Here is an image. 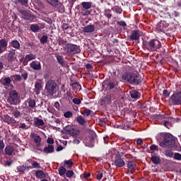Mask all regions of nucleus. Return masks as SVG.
<instances>
[{"instance_id":"f257e3e1","label":"nucleus","mask_w":181,"mask_h":181,"mask_svg":"<svg viewBox=\"0 0 181 181\" xmlns=\"http://www.w3.org/2000/svg\"><path fill=\"white\" fill-rule=\"evenodd\" d=\"M157 141L160 142L159 145L161 148H173L176 144V138L170 133H160L157 137Z\"/></svg>"},{"instance_id":"f03ea898","label":"nucleus","mask_w":181,"mask_h":181,"mask_svg":"<svg viewBox=\"0 0 181 181\" xmlns=\"http://www.w3.org/2000/svg\"><path fill=\"white\" fill-rule=\"evenodd\" d=\"M122 78L123 81H128L130 84H136V86L141 84L142 81V78L137 73L134 72H124Z\"/></svg>"},{"instance_id":"7ed1b4c3","label":"nucleus","mask_w":181,"mask_h":181,"mask_svg":"<svg viewBox=\"0 0 181 181\" xmlns=\"http://www.w3.org/2000/svg\"><path fill=\"white\" fill-rule=\"evenodd\" d=\"M143 45L144 49L148 50V52H158L160 47H162L160 41L156 39H153L150 41H144Z\"/></svg>"},{"instance_id":"20e7f679","label":"nucleus","mask_w":181,"mask_h":181,"mask_svg":"<svg viewBox=\"0 0 181 181\" xmlns=\"http://www.w3.org/2000/svg\"><path fill=\"white\" fill-rule=\"evenodd\" d=\"M45 90L48 95H54L57 92V83L53 80H49L46 82Z\"/></svg>"},{"instance_id":"39448f33","label":"nucleus","mask_w":181,"mask_h":181,"mask_svg":"<svg viewBox=\"0 0 181 181\" xmlns=\"http://www.w3.org/2000/svg\"><path fill=\"white\" fill-rule=\"evenodd\" d=\"M95 137V132L93 130L88 132V135L84 139L83 144L88 148H93L94 146V138Z\"/></svg>"},{"instance_id":"423d86ee","label":"nucleus","mask_w":181,"mask_h":181,"mask_svg":"<svg viewBox=\"0 0 181 181\" xmlns=\"http://www.w3.org/2000/svg\"><path fill=\"white\" fill-rule=\"evenodd\" d=\"M8 102L12 105H17V104H19V94H18V92L16 90H13L9 92Z\"/></svg>"},{"instance_id":"0eeeda50","label":"nucleus","mask_w":181,"mask_h":181,"mask_svg":"<svg viewBox=\"0 0 181 181\" xmlns=\"http://www.w3.org/2000/svg\"><path fill=\"white\" fill-rule=\"evenodd\" d=\"M65 51L70 56H73V54H77V53H80V52H81V49L78 45L74 44H67L65 48Z\"/></svg>"},{"instance_id":"6e6552de","label":"nucleus","mask_w":181,"mask_h":181,"mask_svg":"<svg viewBox=\"0 0 181 181\" xmlns=\"http://www.w3.org/2000/svg\"><path fill=\"white\" fill-rule=\"evenodd\" d=\"M171 105H180L181 104V92L173 94L169 100Z\"/></svg>"},{"instance_id":"1a4fd4ad","label":"nucleus","mask_w":181,"mask_h":181,"mask_svg":"<svg viewBox=\"0 0 181 181\" xmlns=\"http://www.w3.org/2000/svg\"><path fill=\"white\" fill-rule=\"evenodd\" d=\"M18 12L21 14V18L25 21H35V19H36V16L30 11L19 10Z\"/></svg>"},{"instance_id":"9d476101","label":"nucleus","mask_w":181,"mask_h":181,"mask_svg":"<svg viewBox=\"0 0 181 181\" xmlns=\"http://www.w3.org/2000/svg\"><path fill=\"white\" fill-rule=\"evenodd\" d=\"M7 60L10 66H13L16 62H18V59H16V52H15V50L10 51L8 52L7 56Z\"/></svg>"},{"instance_id":"9b49d317","label":"nucleus","mask_w":181,"mask_h":181,"mask_svg":"<svg viewBox=\"0 0 181 181\" xmlns=\"http://www.w3.org/2000/svg\"><path fill=\"white\" fill-rule=\"evenodd\" d=\"M168 26H169V24L166 21H160L156 25V30L163 33L168 30Z\"/></svg>"},{"instance_id":"f8f14e48","label":"nucleus","mask_w":181,"mask_h":181,"mask_svg":"<svg viewBox=\"0 0 181 181\" xmlns=\"http://www.w3.org/2000/svg\"><path fill=\"white\" fill-rule=\"evenodd\" d=\"M0 83L4 86V88L8 90L9 87H12V79L9 77H5L0 80Z\"/></svg>"},{"instance_id":"ddd939ff","label":"nucleus","mask_w":181,"mask_h":181,"mask_svg":"<svg viewBox=\"0 0 181 181\" xmlns=\"http://www.w3.org/2000/svg\"><path fill=\"white\" fill-rule=\"evenodd\" d=\"M127 173L132 175L135 173V170H136V164L133 161H128L127 162Z\"/></svg>"},{"instance_id":"4468645a","label":"nucleus","mask_w":181,"mask_h":181,"mask_svg":"<svg viewBox=\"0 0 181 181\" xmlns=\"http://www.w3.org/2000/svg\"><path fill=\"white\" fill-rule=\"evenodd\" d=\"M114 163L117 168H122L123 166H125V161H124V159H122L121 156H115Z\"/></svg>"},{"instance_id":"2eb2a0df","label":"nucleus","mask_w":181,"mask_h":181,"mask_svg":"<svg viewBox=\"0 0 181 181\" xmlns=\"http://www.w3.org/2000/svg\"><path fill=\"white\" fill-rule=\"evenodd\" d=\"M4 122H6V124H8V125L13 126L15 124H16V121L13 118L9 117V115H6L3 118Z\"/></svg>"},{"instance_id":"dca6fc26","label":"nucleus","mask_w":181,"mask_h":181,"mask_svg":"<svg viewBox=\"0 0 181 181\" xmlns=\"http://www.w3.org/2000/svg\"><path fill=\"white\" fill-rule=\"evenodd\" d=\"M30 136L33 139L35 144H36V146H40V144L42 142V138L39 135L35 133H31Z\"/></svg>"},{"instance_id":"f3484780","label":"nucleus","mask_w":181,"mask_h":181,"mask_svg":"<svg viewBox=\"0 0 181 181\" xmlns=\"http://www.w3.org/2000/svg\"><path fill=\"white\" fill-rule=\"evenodd\" d=\"M6 47H8V41L5 39L0 40V54H2L6 50Z\"/></svg>"},{"instance_id":"a211bd4d","label":"nucleus","mask_w":181,"mask_h":181,"mask_svg":"<svg viewBox=\"0 0 181 181\" xmlns=\"http://www.w3.org/2000/svg\"><path fill=\"white\" fill-rule=\"evenodd\" d=\"M42 81H36L35 84V93L37 95L40 94V91H42Z\"/></svg>"},{"instance_id":"6ab92c4d","label":"nucleus","mask_w":181,"mask_h":181,"mask_svg":"<svg viewBox=\"0 0 181 181\" xmlns=\"http://www.w3.org/2000/svg\"><path fill=\"white\" fill-rule=\"evenodd\" d=\"M30 67H31V69H33V70H41L42 69V65L40 64V62H37L36 61H33L30 64Z\"/></svg>"},{"instance_id":"aec40b11","label":"nucleus","mask_w":181,"mask_h":181,"mask_svg":"<svg viewBox=\"0 0 181 181\" xmlns=\"http://www.w3.org/2000/svg\"><path fill=\"white\" fill-rule=\"evenodd\" d=\"M141 37V31L134 30L130 35L131 40H138Z\"/></svg>"},{"instance_id":"412c9836","label":"nucleus","mask_w":181,"mask_h":181,"mask_svg":"<svg viewBox=\"0 0 181 181\" xmlns=\"http://www.w3.org/2000/svg\"><path fill=\"white\" fill-rule=\"evenodd\" d=\"M94 30H95V27L93 25H86L83 30L84 33H93Z\"/></svg>"},{"instance_id":"4be33fe9","label":"nucleus","mask_w":181,"mask_h":181,"mask_svg":"<svg viewBox=\"0 0 181 181\" xmlns=\"http://www.w3.org/2000/svg\"><path fill=\"white\" fill-rule=\"evenodd\" d=\"M35 177L37 179H45L46 177V173L43 170H36L35 171Z\"/></svg>"},{"instance_id":"5701e85b","label":"nucleus","mask_w":181,"mask_h":181,"mask_svg":"<svg viewBox=\"0 0 181 181\" xmlns=\"http://www.w3.org/2000/svg\"><path fill=\"white\" fill-rule=\"evenodd\" d=\"M14 151L15 149L13 148V147L11 146H6L4 150L6 155H8V156H12V155H13Z\"/></svg>"},{"instance_id":"b1692460","label":"nucleus","mask_w":181,"mask_h":181,"mask_svg":"<svg viewBox=\"0 0 181 181\" xmlns=\"http://www.w3.org/2000/svg\"><path fill=\"white\" fill-rule=\"evenodd\" d=\"M34 125H35L37 128H40V127H43V125H45V122L43 119L37 117L34 121Z\"/></svg>"},{"instance_id":"393cba45","label":"nucleus","mask_w":181,"mask_h":181,"mask_svg":"<svg viewBox=\"0 0 181 181\" xmlns=\"http://www.w3.org/2000/svg\"><path fill=\"white\" fill-rule=\"evenodd\" d=\"M45 153H53L54 152V147L52 145H48L43 149Z\"/></svg>"},{"instance_id":"a878e982","label":"nucleus","mask_w":181,"mask_h":181,"mask_svg":"<svg viewBox=\"0 0 181 181\" xmlns=\"http://www.w3.org/2000/svg\"><path fill=\"white\" fill-rule=\"evenodd\" d=\"M171 121L172 118L168 117L163 121V125H164V127H165L166 128L169 129L170 128V127H172Z\"/></svg>"},{"instance_id":"bb28decb","label":"nucleus","mask_w":181,"mask_h":181,"mask_svg":"<svg viewBox=\"0 0 181 181\" xmlns=\"http://www.w3.org/2000/svg\"><path fill=\"white\" fill-rule=\"evenodd\" d=\"M72 88L75 93H77V91H80L81 90V85L78 82H75L72 83Z\"/></svg>"},{"instance_id":"cd10ccee","label":"nucleus","mask_w":181,"mask_h":181,"mask_svg":"<svg viewBox=\"0 0 181 181\" xmlns=\"http://www.w3.org/2000/svg\"><path fill=\"white\" fill-rule=\"evenodd\" d=\"M151 160L154 165H158L160 162V157L159 156H152Z\"/></svg>"},{"instance_id":"c85d7f7f","label":"nucleus","mask_w":181,"mask_h":181,"mask_svg":"<svg viewBox=\"0 0 181 181\" xmlns=\"http://www.w3.org/2000/svg\"><path fill=\"white\" fill-rule=\"evenodd\" d=\"M11 45L12 47H13L14 49H17V50L21 48V43H19V41L18 40H12L11 42Z\"/></svg>"},{"instance_id":"c756f323","label":"nucleus","mask_w":181,"mask_h":181,"mask_svg":"<svg viewBox=\"0 0 181 181\" xmlns=\"http://www.w3.org/2000/svg\"><path fill=\"white\" fill-rule=\"evenodd\" d=\"M130 96L132 97V98H139L141 97V93H139L138 91L136 90H132L130 91Z\"/></svg>"},{"instance_id":"7c9ffc66","label":"nucleus","mask_w":181,"mask_h":181,"mask_svg":"<svg viewBox=\"0 0 181 181\" xmlns=\"http://www.w3.org/2000/svg\"><path fill=\"white\" fill-rule=\"evenodd\" d=\"M82 7L83 9H90L93 5L92 2L83 1L81 3Z\"/></svg>"},{"instance_id":"2f4dec72","label":"nucleus","mask_w":181,"mask_h":181,"mask_svg":"<svg viewBox=\"0 0 181 181\" xmlns=\"http://www.w3.org/2000/svg\"><path fill=\"white\" fill-rule=\"evenodd\" d=\"M76 121H77V122L80 124V125H84V124H86V119H84V118L81 115L76 117Z\"/></svg>"},{"instance_id":"473e14b6","label":"nucleus","mask_w":181,"mask_h":181,"mask_svg":"<svg viewBox=\"0 0 181 181\" xmlns=\"http://www.w3.org/2000/svg\"><path fill=\"white\" fill-rule=\"evenodd\" d=\"M69 134L71 135V136H78V135H80V131L75 129H71L69 130Z\"/></svg>"},{"instance_id":"72a5a7b5","label":"nucleus","mask_w":181,"mask_h":181,"mask_svg":"<svg viewBox=\"0 0 181 181\" xmlns=\"http://www.w3.org/2000/svg\"><path fill=\"white\" fill-rule=\"evenodd\" d=\"M36 59V55L33 54H30L25 55V60L27 62H30L32 60H35Z\"/></svg>"},{"instance_id":"f704fd0d","label":"nucleus","mask_w":181,"mask_h":181,"mask_svg":"<svg viewBox=\"0 0 181 181\" xmlns=\"http://www.w3.org/2000/svg\"><path fill=\"white\" fill-rule=\"evenodd\" d=\"M28 107L30 108H35L36 107V100L35 99H28Z\"/></svg>"},{"instance_id":"c9c22d12","label":"nucleus","mask_w":181,"mask_h":181,"mask_svg":"<svg viewBox=\"0 0 181 181\" xmlns=\"http://www.w3.org/2000/svg\"><path fill=\"white\" fill-rule=\"evenodd\" d=\"M30 162H31V165L33 166V169H40V164L37 163V161L30 160Z\"/></svg>"},{"instance_id":"e433bc0d","label":"nucleus","mask_w":181,"mask_h":181,"mask_svg":"<svg viewBox=\"0 0 181 181\" xmlns=\"http://www.w3.org/2000/svg\"><path fill=\"white\" fill-rule=\"evenodd\" d=\"M112 11H113V12H115V13H122V8L119 6L112 7Z\"/></svg>"},{"instance_id":"4c0bfd02","label":"nucleus","mask_w":181,"mask_h":181,"mask_svg":"<svg viewBox=\"0 0 181 181\" xmlns=\"http://www.w3.org/2000/svg\"><path fill=\"white\" fill-rule=\"evenodd\" d=\"M66 171L67 170H66L64 167L63 166L59 167L58 170L59 176H64V175H66Z\"/></svg>"},{"instance_id":"58836bf2","label":"nucleus","mask_w":181,"mask_h":181,"mask_svg":"<svg viewBox=\"0 0 181 181\" xmlns=\"http://www.w3.org/2000/svg\"><path fill=\"white\" fill-rule=\"evenodd\" d=\"M64 166H66L68 169H71V168L73 167V160H64Z\"/></svg>"},{"instance_id":"ea45409f","label":"nucleus","mask_w":181,"mask_h":181,"mask_svg":"<svg viewBox=\"0 0 181 181\" xmlns=\"http://www.w3.org/2000/svg\"><path fill=\"white\" fill-rule=\"evenodd\" d=\"M13 115L16 118H21V117H22V114H21V111L17 110L16 109H14L13 110Z\"/></svg>"},{"instance_id":"a19ab883","label":"nucleus","mask_w":181,"mask_h":181,"mask_svg":"<svg viewBox=\"0 0 181 181\" xmlns=\"http://www.w3.org/2000/svg\"><path fill=\"white\" fill-rule=\"evenodd\" d=\"M30 30H32V32H34L35 33L36 32H38L40 30L39 25H37V24H32L30 25Z\"/></svg>"},{"instance_id":"79ce46f5","label":"nucleus","mask_w":181,"mask_h":181,"mask_svg":"<svg viewBox=\"0 0 181 181\" xmlns=\"http://www.w3.org/2000/svg\"><path fill=\"white\" fill-rule=\"evenodd\" d=\"M52 6H57L59 5V0H46Z\"/></svg>"},{"instance_id":"37998d69","label":"nucleus","mask_w":181,"mask_h":181,"mask_svg":"<svg viewBox=\"0 0 181 181\" xmlns=\"http://www.w3.org/2000/svg\"><path fill=\"white\" fill-rule=\"evenodd\" d=\"M56 57L59 64H61V66H63V64H64V60L63 59V56L57 55Z\"/></svg>"},{"instance_id":"c03bdc74","label":"nucleus","mask_w":181,"mask_h":181,"mask_svg":"<svg viewBox=\"0 0 181 181\" xmlns=\"http://www.w3.org/2000/svg\"><path fill=\"white\" fill-rule=\"evenodd\" d=\"M65 175H66V177H69V178L73 177V175H74V172L71 170H68L65 173Z\"/></svg>"},{"instance_id":"a18cd8bd","label":"nucleus","mask_w":181,"mask_h":181,"mask_svg":"<svg viewBox=\"0 0 181 181\" xmlns=\"http://www.w3.org/2000/svg\"><path fill=\"white\" fill-rule=\"evenodd\" d=\"M82 115H84V117H88L90 114H91V110L89 109H85L82 112Z\"/></svg>"},{"instance_id":"49530a36","label":"nucleus","mask_w":181,"mask_h":181,"mask_svg":"<svg viewBox=\"0 0 181 181\" xmlns=\"http://www.w3.org/2000/svg\"><path fill=\"white\" fill-rule=\"evenodd\" d=\"M47 39H48L47 35H43V36L40 38V43H41L42 45H45V43L47 42Z\"/></svg>"},{"instance_id":"de8ad7c7","label":"nucleus","mask_w":181,"mask_h":181,"mask_svg":"<svg viewBox=\"0 0 181 181\" xmlns=\"http://www.w3.org/2000/svg\"><path fill=\"white\" fill-rule=\"evenodd\" d=\"M17 1L18 2V4L23 5V6H28L29 0H17Z\"/></svg>"},{"instance_id":"09e8293b","label":"nucleus","mask_w":181,"mask_h":181,"mask_svg":"<svg viewBox=\"0 0 181 181\" xmlns=\"http://www.w3.org/2000/svg\"><path fill=\"white\" fill-rule=\"evenodd\" d=\"M104 101L106 104H110L111 103V95H107L104 98Z\"/></svg>"},{"instance_id":"8fccbe9b","label":"nucleus","mask_w":181,"mask_h":181,"mask_svg":"<svg viewBox=\"0 0 181 181\" xmlns=\"http://www.w3.org/2000/svg\"><path fill=\"white\" fill-rule=\"evenodd\" d=\"M165 156H168V158H172V156H173V151H172L171 150H166Z\"/></svg>"},{"instance_id":"3c124183","label":"nucleus","mask_w":181,"mask_h":181,"mask_svg":"<svg viewBox=\"0 0 181 181\" xmlns=\"http://www.w3.org/2000/svg\"><path fill=\"white\" fill-rule=\"evenodd\" d=\"M107 86V88H108V90H112V88L115 87V83L112 82H108Z\"/></svg>"},{"instance_id":"603ef678","label":"nucleus","mask_w":181,"mask_h":181,"mask_svg":"<svg viewBox=\"0 0 181 181\" xmlns=\"http://www.w3.org/2000/svg\"><path fill=\"white\" fill-rule=\"evenodd\" d=\"M64 117H65V118H71V117H73V113L70 111L66 112L64 114Z\"/></svg>"},{"instance_id":"864d4df0","label":"nucleus","mask_w":181,"mask_h":181,"mask_svg":"<svg viewBox=\"0 0 181 181\" xmlns=\"http://www.w3.org/2000/svg\"><path fill=\"white\" fill-rule=\"evenodd\" d=\"M17 170L18 172H25L26 170V167H25V165H20L17 168Z\"/></svg>"},{"instance_id":"5fc2aeb1","label":"nucleus","mask_w":181,"mask_h":181,"mask_svg":"<svg viewBox=\"0 0 181 181\" xmlns=\"http://www.w3.org/2000/svg\"><path fill=\"white\" fill-rule=\"evenodd\" d=\"M62 30H67L68 29H70V25L67 23H63L62 25Z\"/></svg>"},{"instance_id":"6e6d98bb","label":"nucleus","mask_w":181,"mask_h":181,"mask_svg":"<svg viewBox=\"0 0 181 181\" xmlns=\"http://www.w3.org/2000/svg\"><path fill=\"white\" fill-rule=\"evenodd\" d=\"M150 151H159V146L153 144L150 146Z\"/></svg>"},{"instance_id":"4d7b16f0","label":"nucleus","mask_w":181,"mask_h":181,"mask_svg":"<svg viewBox=\"0 0 181 181\" xmlns=\"http://www.w3.org/2000/svg\"><path fill=\"white\" fill-rule=\"evenodd\" d=\"M72 103H74V104H76V105H78L81 104V100L78 98H74L72 100Z\"/></svg>"},{"instance_id":"13d9d810","label":"nucleus","mask_w":181,"mask_h":181,"mask_svg":"<svg viewBox=\"0 0 181 181\" xmlns=\"http://www.w3.org/2000/svg\"><path fill=\"white\" fill-rule=\"evenodd\" d=\"M66 97H68L69 100H71L73 98V97H74V93H71L70 91H67L66 92Z\"/></svg>"},{"instance_id":"bf43d9fd","label":"nucleus","mask_w":181,"mask_h":181,"mask_svg":"<svg viewBox=\"0 0 181 181\" xmlns=\"http://www.w3.org/2000/svg\"><path fill=\"white\" fill-rule=\"evenodd\" d=\"M13 78L15 81H21V80H22V76H21V75L16 74L13 76Z\"/></svg>"},{"instance_id":"052dcab7","label":"nucleus","mask_w":181,"mask_h":181,"mask_svg":"<svg viewBox=\"0 0 181 181\" xmlns=\"http://www.w3.org/2000/svg\"><path fill=\"white\" fill-rule=\"evenodd\" d=\"M174 158L176 160H181V155L179 153H175L174 154Z\"/></svg>"},{"instance_id":"680f3d73","label":"nucleus","mask_w":181,"mask_h":181,"mask_svg":"<svg viewBox=\"0 0 181 181\" xmlns=\"http://www.w3.org/2000/svg\"><path fill=\"white\" fill-rule=\"evenodd\" d=\"M19 128L21 129H28V125H26L25 123H20Z\"/></svg>"},{"instance_id":"e2e57ef3","label":"nucleus","mask_w":181,"mask_h":181,"mask_svg":"<svg viewBox=\"0 0 181 181\" xmlns=\"http://www.w3.org/2000/svg\"><path fill=\"white\" fill-rule=\"evenodd\" d=\"M106 124L107 122H105V119H100L99 120V125H100V127H104Z\"/></svg>"},{"instance_id":"0e129e2a","label":"nucleus","mask_w":181,"mask_h":181,"mask_svg":"<svg viewBox=\"0 0 181 181\" xmlns=\"http://www.w3.org/2000/svg\"><path fill=\"white\" fill-rule=\"evenodd\" d=\"M117 25H119V26H122V28H125V26H127V23H125V21H118Z\"/></svg>"},{"instance_id":"69168bd1","label":"nucleus","mask_w":181,"mask_h":181,"mask_svg":"<svg viewBox=\"0 0 181 181\" xmlns=\"http://www.w3.org/2000/svg\"><path fill=\"white\" fill-rule=\"evenodd\" d=\"M105 16H106V18H108V19L111 18L112 15L110 13V12L107 10L105 11Z\"/></svg>"},{"instance_id":"338daca9","label":"nucleus","mask_w":181,"mask_h":181,"mask_svg":"<svg viewBox=\"0 0 181 181\" xmlns=\"http://www.w3.org/2000/svg\"><path fill=\"white\" fill-rule=\"evenodd\" d=\"M163 94L164 97H165V98H168V97H169V95H170V94L169 93V91H168V90H164L163 91Z\"/></svg>"},{"instance_id":"774afa93","label":"nucleus","mask_w":181,"mask_h":181,"mask_svg":"<svg viewBox=\"0 0 181 181\" xmlns=\"http://www.w3.org/2000/svg\"><path fill=\"white\" fill-rule=\"evenodd\" d=\"M97 179L98 180H101V179H103V173L100 171L98 173Z\"/></svg>"}]
</instances>
